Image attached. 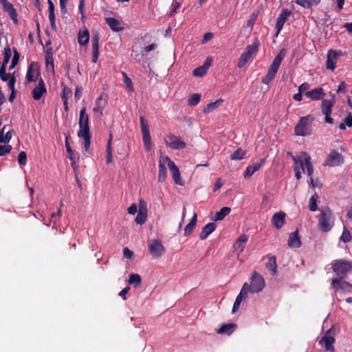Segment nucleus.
<instances>
[{
  "instance_id": "f257e3e1",
  "label": "nucleus",
  "mask_w": 352,
  "mask_h": 352,
  "mask_svg": "<svg viewBox=\"0 0 352 352\" xmlns=\"http://www.w3.org/2000/svg\"><path fill=\"white\" fill-rule=\"evenodd\" d=\"M333 225L334 217L332 211L329 207L322 208L318 219L319 229L324 232H327L331 230Z\"/></svg>"
},
{
  "instance_id": "f03ea898",
  "label": "nucleus",
  "mask_w": 352,
  "mask_h": 352,
  "mask_svg": "<svg viewBox=\"0 0 352 352\" xmlns=\"http://www.w3.org/2000/svg\"><path fill=\"white\" fill-rule=\"evenodd\" d=\"M314 118L311 115L301 117L294 128L296 135L307 136L312 133L311 124Z\"/></svg>"
},
{
  "instance_id": "7ed1b4c3",
  "label": "nucleus",
  "mask_w": 352,
  "mask_h": 352,
  "mask_svg": "<svg viewBox=\"0 0 352 352\" xmlns=\"http://www.w3.org/2000/svg\"><path fill=\"white\" fill-rule=\"evenodd\" d=\"M331 268L339 276L338 278L344 279L346 274L352 271V261L344 259L335 260L332 263Z\"/></svg>"
},
{
  "instance_id": "20e7f679",
  "label": "nucleus",
  "mask_w": 352,
  "mask_h": 352,
  "mask_svg": "<svg viewBox=\"0 0 352 352\" xmlns=\"http://www.w3.org/2000/svg\"><path fill=\"white\" fill-rule=\"evenodd\" d=\"M258 47V43H254L252 45L247 46L245 51L241 55L239 58L237 66L242 68L250 60L253 54L257 52Z\"/></svg>"
},
{
  "instance_id": "39448f33",
  "label": "nucleus",
  "mask_w": 352,
  "mask_h": 352,
  "mask_svg": "<svg viewBox=\"0 0 352 352\" xmlns=\"http://www.w3.org/2000/svg\"><path fill=\"white\" fill-rule=\"evenodd\" d=\"M335 102L336 100L334 96H332L331 100H322L321 111L322 113L325 116V122L329 124H332L333 122V119L331 117V113Z\"/></svg>"
},
{
  "instance_id": "423d86ee",
  "label": "nucleus",
  "mask_w": 352,
  "mask_h": 352,
  "mask_svg": "<svg viewBox=\"0 0 352 352\" xmlns=\"http://www.w3.org/2000/svg\"><path fill=\"white\" fill-rule=\"evenodd\" d=\"M265 286V280L263 278L256 272H254L251 277V283L249 285L250 292L251 293H257L261 291Z\"/></svg>"
},
{
  "instance_id": "0eeeda50",
  "label": "nucleus",
  "mask_w": 352,
  "mask_h": 352,
  "mask_svg": "<svg viewBox=\"0 0 352 352\" xmlns=\"http://www.w3.org/2000/svg\"><path fill=\"white\" fill-rule=\"evenodd\" d=\"M344 162V157L336 150H332L324 162V166H338Z\"/></svg>"
},
{
  "instance_id": "6e6552de",
  "label": "nucleus",
  "mask_w": 352,
  "mask_h": 352,
  "mask_svg": "<svg viewBox=\"0 0 352 352\" xmlns=\"http://www.w3.org/2000/svg\"><path fill=\"white\" fill-rule=\"evenodd\" d=\"M148 248L153 258H160L165 252V248L159 239L149 241Z\"/></svg>"
},
{
  "instance_id": "1a4fd4ad",
  "label": "nucleus",
  "mask_w": 352,
  "mask_h": 352,
  "mask_svg": "<svg viewBox=\"0 0 352 352\" xmlns=\"http://www.w3.org/2000/svg\"><path fill=\"white\" fill-rule=\"evenodd\" d=\"M140 120L141 130H142V140H143L146 149L147 151H149L151 149V146L149 126H148L146 120L145 119V118L143 116H140Z\"/></svg>"
},
{
  "instance_id": "9d476101",
  "label": "nucleus",
  "mask_w": 352,
  "mask_h": 352,
  "mask_svg": "<svg viewBox=\"0 0 352 352\" xmlns=\"http://www.w3.org/2000/svg\"><path fill=\"white\" fill-rule=\"evenodd\" d=\"M79 127L80 130L78 133H90L89 126V116L86 113V108L84 107L80 111L79 115Z\"/></svg>"
},
{
  "instance_id": "9b49d317",
  "label": "nucleus",
  "mask_w": 352,
  "mask_h": 352,
  "mask_svg": "<svg viewBox=\"0 0 352 352\" xmlns=\"http://www.w3.org/2000/svg\"><path fill=\"white\" fill-rule=\"evenodd\" d=\"M166 144L171 149L179 150L186 148V144L181 140L179 137H177L173 134L167 135V140H166Z\"/></svg>"
},
{
  "instance_id": "f8f14e48",
  "label": "nucleus",
  "mask_w": 352,
  "mask_h": 352,
  "mask_svg": "<svg viewBox=\"0 0 352 352\" xmlns=\"http://www.w3.org/2000/svg\"><path fill=\"white\" fill-rule=\"evenodd\" d=\"M165 160L167 161L168 166L173 175V179L175 183L177 185L183 186L184 182L180 177V173L178 167L168 157L166 156Z\"/></svg>"
},
{
  "instance_id": "ddd939ff",
  "label": "nucleus",
  "mask_w": 352,
  "mask_h": 352,
  "mask_svg": "<svg viewBox=\"0 0 352 352\" xmlns=\"http://www.w3.org/2000/svg\"><path fill=\"white\" fill-rule=\"evenodd\" d=\"M147 219V208L146 202L140 199L139 201V211L135 219V221L137 224L142 225L144 223Z\"/></svg>"
},
{
  "instance_id": "4468645a",
  "label": "nucleus",
  "mask_w": 352,
  "mask_h": 352,
  "mask_svg": "<svg viewBox=\"0 0 352 352\" xmlns=\"http://www.w3.org/2000/svg\"><path fill=\"white\" fill-rule=\"evenodd\" d=\"M341 54L340 51L333 50H329L327 57L326 67L327 69L333 71L336 69L338 57Z\"/></svg>"
},
{
  "instance_id": "2eb2a0df",
  "label": "nucleus",
  "mask_w": 352,
  "mask_h": 352,
  "mask_svg": "<svg viewBox=\"0 0 352 352\" xmlns=\"http://www.w3.org/2000/svg\"><path fill=\"white\" fill-rule=\"evenodd\" d=\"M292 14V11L288 9H284L281 11L280 14L276 19V29L277 30L276 36L280 33L283 27L288 19L289 16Z\"/></svg>"
},
{
  "instance_id": "dca6fc26",
  "label": "nucleus",
  "mask_w": 352,
  "mask_h": 352,
  "mask_svg": "<svg viewBox=\"0 0 352 352\" xmlns=\"http://www.w3.org/2000/svg\"><path fill=\"white\" fill-rule=\"evenodd\" d=\"M331 285L336 290L341 289L342 290L347 292H352V284L343 279L333 278L331 281Z\"/></svg>"
},
{
  "instance_id": "f3484780",
  "label": "nucleus",
  "mask_w": 352,
  "mask_h": 352,
  "mask_svg": "<svg viewBox=\"0 0 352 352\" xmlns=\"http://www.w3.org/2000/svg\"><path fill=\"white\" fill-rule=\"evenodd\" d=\"M65 148L71 160V165L75 169L79 162V154L73 151L69 143L68 142V137L65 138Z\"/></svg>"
},
{
  "instance_id": "a211bd4d",
  "label": "nucleus",
  "mask_w": 352,
  "mask_h": 352,
  "mask_svg": "<svg viewBox=\"0 0 352 352\" xmlns=\"http://www.w3.org/2000/svg\"><path fill=\"white\" fill-rule=\"evenodd\" d=\"M47 89L44 80L41 78L38 80V85L32 90V97L35 100H39L44 94H46Z\"/></svg>"
},
{
  "instance_id": "6ab92c4d",
  "label": "nucleus",
  "mask_w": 352,
  "mask_h": 352,
  "mask_svg": "<svg viewBox=\"0 0 352 352\" xmlns=\"http://www.w3.org/2000/svg\"><path fill=\"white\" fill-rule=\"evenodd\" d=\"M286 214L284 212L280 211L273 214L271 221L276 229H280L285 223Z\"/></svg>"
},
{
  "instance_id": "aec40b11",
  "label": "nucleus",
  "mask_w": 352,
  "mask_h": 352,
  "mask_svg": "<svg viewBox=\"0 0 352 352\" xmlns=\"http://www.w3.org/2000/svg\"><path fill=\"white\" fill-rule=\"evenodd\" d=\"M248 240V236L246 234H241L236 241L233 245L234 252L237 254L239 256L241 253L243 251L245 243Z\"/></svg>"
},
{
  "instance_id": "412c9836",
  "label": "nucleus",
  "mask_w": 352,
  "mask_h": 352,
  "mask_svg": "<svg viewBox=\"0 0 352 352\" xmlns=\"http://www.w3.org/2000/svg\"><path fill=\"white\" fill-rule=\"evenodd\" d=\"M92 45V57L91 61L96 63L99 56V35L98 33L94 34L91 38Z\"/></svg>"
},
{
  "instance_id": "4be33fe9",
  "label": "nucleus",
  "mask_w": 352,
  "mask_h": 352,
  "mask_svg": "<svg viewBox=\"0 0 352 352\" xmlns=\"http://www.w3.org/2000/svg\"><path fill=\"white\" fill-rule=\"evenodd\" d=\"M0 3L3 6L4 10L8 13L11 19L16 24L18 22L17 14L12 4L8 1V0H0Z\"/></svg>"
},
{
  "instance_id": "5701e85b",
  "label": "nucleus",
  "mask_w": 352,
  "mask_h": 352,
  "mask_svg": "<svg viewBox=\"0 0 352 352\" xmlns=\"http://www.w3.org/2000/svg\"><path fill=\"white\" fill-rule=\"evenodd\" d=\"M305 96L312 100H322L325 96L324 90L322 87L314 89L305 93Z\"/></svg>"
},
{
  "instance_id": "b1692460",
  "label": "nucleus",
  "mask_w": 352,
  "mask_h": 352,
  "mask_svg": "<svg viewBox=\"0 0 352 352\" xmlns=\"http://www.w3.org/2000/svg\"><path fill=\"white\" fill-rule=\"evenodd\" d=\"M40 75L39 69L36 66L34 67V63H32L28 69L26 74V79L28 82H36L38 76Z\"/></svg>"
},
{
  "instance_id": "393cba45",
  "label": "nucleus",
  "mask_w": 352,
  "mask_h": 352,
  "mask_svg": "<svg viewBox=\"0 0 352 352\" xmlns=\"http://www.w3.org/2000/svg\"><path fill=\"white\" fill-rule=\"evenodd\" d=\"M336 340L333 336L329 335L328 332L325 333V335L322 338L320 341V344H324V348L326 351L333 352L334 346L333 344L335 343Z\"/></svg>"
},
{
  "instance_id": "a878e982",
  "label": "nucleus",
  "mask_w": 352,
  "mask_h": 352,
  "mask_svg": "<svg viewBox=\"0 0 352 352\" xmlns=\"http://www.w3.org/2000/svg\"><path fill=\"white\" fill-rule=\"evenodd\" d=\"M105 21L110 29L114 32H120L124 30L122 22L117 19L106 17Z\"/></svg>"
},
{
  "instance_id": "bb28decb",
  "label": "nucleus",
  "mask_w": 352,
  "mask_h": 352,
  "mask_svg": "<svg viewBox=\"0 0 352 352\" xmlns=\"http://www.w3.org/2000/svg\"><path fill=\"white\" fill-rule=\"evenodd\" d=\"M285 56V50L282 49L279 53L275 56L272 65L270 66L269 69L277 73L280 65Z\"/></svg>"
},
{
  "instance_id": "cd10ccee",
  "label": "nucleus",
  "mask_w": 352,
  "mask_h": 352,
  "mask_svg": "<svg viewBox=\"0 0 352 352\" xmlns=\"http://www.w3.org/2000/svg\"><path fill=\"white\" fill-rule=\"evenodd\" d=\"M265 163V159H261L259 162L254 164L250 165L246 168V170L244 172V177L249 178L255 172L258 171L261 166Z\"/></svg>"
},
{
  "instance_id": "c85d7f7f",
  "label": "nucleus",
  "mask_w": 352,
  "mask_h": 352,
  "mask_svg": "<svg viewBox=\"0 0 352 352\" xmlns=\"http://www.w3.org/2000/svg\"><path fill=\"white\" fill-rule=\"evenodd\" d=\"M288 245L292 248H298L301 245V241L298 236V231L292 232L287 241Z\"/></svg>"
},
{
  "instance_id": "c756f323",
  "label": "nucleus",
  "mask_w": 352,
  "mask_h": 352,
  "mask_svg": "<svg viewBox=\"0 0 352 352\" xmlns=\"http://www.w3.org/2000/svg\"><path fill=\"white\" fill-rule=\"evenodd\" d=\"M167 162L164 157H161L159 161L158 181L163 182L166 178V168L165 163Z\"/></svg>"
},
{
  "instance_id": "7c9ffc66",
  "label": "nucleus",
  "mask_w": 352,
  "mask_h": 352,
  "mask_svg": "<svg viewBox=\"0 0 352 352\" xmlns=\"http://www.w3.org/2000/svg\"><path fill=\"white\" fill-rule=\"evenodd\" d=\"M236 329V324L234 323L224 324L218 329L216 330L219 334H226L230 336Z\"/></svg>"
},
{
  "instance_id": "2f4dec72",
  "label": "nucleus",
  "mask_w": 352,
  "mask_h": 352,
  "mask_svg": "<svg viewBox=\"0 0 352 352\" xmlns=\"http://www.w3.org/2000/svg\"><path fill=\"white\" fill-rule=\"evenodd\" d=\"M299 164L304 173H305V166L307 169L308 168V167L313 166L311 164V157L308 153H307L306 152H302L300 153Z\"/></svg>"
},
{
  "instance_id": "473e14b6",
  "label": "nucleus",
  "mask_w": 352,
  "mask_h": 352,
  "mask_svg": "<svg viewBox=\"0 0 352 352\" xmlns=\"http://www.w3.org/2000/svg\"><path fill=\"white\" fill-rule=\"evenodd\" d=\"M216 225L214 223H209L206 224L200 233L199 238L201 240H205L212 232L214 231Z\"/></svg>"
},
{
  "instance_id": "72a5a7b5",
  "label": "nucleus",
  "mask_w": 352,
  "mask_h": 352,
  "mask_svg": "<svg viewBox=\"0 0 352 352\" xmlns=\"http://www.w3.org/2000/svg\"><path fill=\"white\" fill-rule=\"evenodd\" d=\"M106 106V102L102 99V95L100 96L96 100L93 111L98 113L100 116H102V112Z\"/></svg>"
},
{
  "instance_id": "f704fd0d",
  "label": "nucleus",
  "mask_w": 352,
  "mask_h": 352,
  "mask_svg": "<svg viewBox=\"0 0 352 352\" xmlns=\"http://www.w3.org/2000/svg\"><path fill=\"white\" fill-rule=\"evenodd\" d=\"M112 140L113 135L111 133H109V139L107 144V155H106V162L107 164H111L113 162V151H112Z\"/></svg>"
},
{
  "instance_id": "c9c22d12",
  "label": "nucleus",
  "mask_w": 352,
  "mask_h": 352,
  "mask_svg": "<svg viewBox=\"0 0 352 352\" xmlns=\"http://www.w3.org/2000/svg\"><path fill=\"white\" fill-rule=\"evenodd\" d=\"M320 1L321 0H296L295 2L304 8L310 9L314 5H318Z\"/></svg>"
},
{
  "instance_id": "e433bc0d",
  "label": "nucleus",
  "mask_w": 352,
  "mask_h": 352,
  "mask_svg": "<svg viewBox=\"0 0 352 352\" xmlns=\"http://www.w3.org/2000/svg\"><path fill=\"white\" fill-rule=\"evenodd\" d=\"M197 214L195 213L189 223L184 228V235L189 236L194 230L197 223Z\"/></svg>"
},
{
  "instance_id": "4c0bfd02",
  "label": "nucleus",
  "mask_w": 352,
  "mask_h": 352,
  "mask_svg": "<svg viewBox=\"0 0 352 352\" xmlns=\"http://www.w3.org/2000/svg\"><path fill=\"white\" fill-rule=\"evenodd\" d=\"M231 211V208L227 206L223 207L221 210L217 212L215 214L214 221H221L223 220L226 216L228 215Z\"/></svg>"
},
{
  "instance_id": "58836bf2",
  "label": "nucleus",
  "mask_w": 352,
  "mask_h": 352,
  "mask_svg": "<svg viewBox=\"0 0 352 352\" xmlns=\"http://www.w3.org/2000/svg\"><path fill=\"white\" fill-rule=\"evenodd\" d=\"M89 39V33L87 30L83 31V32H79L78 36V43L81 45H85L87 44Z\"/></svg>"
},
{
  "instance_id": "ea45409f",
  "label": "nucleus",
  "mask_w": 352,
  "mask_h": 352,
  "mask_svg": "<svg viewBox=\"0 0 352 352\" xmlns=\"http://www.w3.org/2000/svg\"><path fill=\"white\" fill-rule=\"evenodd\" d=\"M78 136L79 138H82L84 139L83 148L85 151L87 152L89 151L91 144V134L90 133H78Z\"/></svg>"
},
{
  "instance_id": "a19ab883",
  "label": "nucleus",
  "mask_w": 352,
  "mask_h": 352,
  "mask_svg": "<svg viewBox=\"0 0 352 352\" xmlns=\"http://www.w3.org/2000/svg\"><path fill=\"white\" fill-rule=\"evenodd\" d=\"M223 100L222 99L217 100L215 102H210L206 105V107L204 109V113H209L216 109L218 107H219Z\"/></svg>"
},
{
  "instance_id": "79ce46f5",
  "label": "nucleus",
  "mask_w": 352,
  "mask_h": 352,
  "mask_svg": "<svg viewBox=\"0 0 352 352\" xmlns=\"http://www.w3.org/2000/svg\"><path fill=\"white\" fill-rule=\"evenodd\" d=\"M141 280V277L138 274H131L128 281L129 285H133L135 287H137L140 285Z\"/></svg>"
},
{
  "instance_id": "37998d69",
  "label": "nucleus",
  "mask_w": 352,
  "mask_h": 352,
  "mask_svg": "<svg viewBox=\"0 0 352 352\" xmlns=\"http://www.w3.org/2000/svg\"><path fill=\"white\" fill-rule=\"evenodd\" d=\"M3 54L4 57L1 67H3L5 69H6V65H8L12 55L11 49L8 45L4 48Z\"/></svg>"
},
{
  "instance_id": "c03bdc74",
  "label": "nucleus",
  "mask_w": 352,
  "mask_h": 352,
  "mask_svg": "<svg viewBox=\"0 0 352 352\" xmlns=\"http://www.w3.org/2000/svg\"><path fill=\"white\" fill-rule=\"evenodd\" d=\"M266 267L268 270H272L273 274H275L276 273L277 266H276V257L274 256H270L268 258V261L266 263Z\"/></svg>"
},
{
  "instance_id": "a18cd8bd",
  "label": "nucleus",
  "mask_w": 352,
  "mask_h": 352,
  "mask_svg": "<svg viewBox=\"0 0 352 352\" xmlns=\"http://www.w3.org/2000/svg\"><path fill=\"white\" fill-rule=\"evenodd\" d=\"M276 73L268 68L267 74L262 78V83L268 85L275 77Z\"/></svg>"
},
{
  "instance_id": "49530a36",
  "label": "nucleus",
  "mask_w": 352,
  "mask_h": 352,
  "mask_svg": "<svg viewBox=\"0 0 352 352\" xmlns=\"http://www.w3.org/2000/svg\"><path fill=\"white\" fill-rule=\"evenodd\" d=\"M245 152L241 148H238L231 155L230 159L232 160H241L243 158Z\"/></svg>"
},
{
  "instance_id": "de8ad7c7",
  "label": "nucleus",
  "mask_w": 352,
  "mask_h": 352,
  "mask_svg": "<svg viewBox=\"0 0 352 352\" xmlns=\"http://www.w3.org/2000/svg\"><path fill=\"white\" fill-rule=\"evenodd\" d=\"M352 236L350 232L344 226L343 232L340 237V240L346 243L351 241Z\"/></svg>"
},
{
  "instance_id": "09e8293b",
  "label": "nucleus",
  "mask_w": 352,
  "mask_h": 352,
  "mask_svg": "<svg viewBox=\"0 0 352 352\" xmlns=\"http://www.w3.org/2000/svg\"><path fill=\"white\" fill-rule=\"evenodd\" d=\"M207 66H199L193 70V75L195 76L203 77L207 73Z\"/></svg>"
},
{
  "instance_id": "8fccbe9b",
  "label": "nucleus",
  "mask_w": 352,
  "mask_h": 352,
  "mask_svg": "<svg viewBox=\"0 0 352 352\" xmlns=\"http://www.w3.org/2000/svg\"><path fill=\"white\" fill-rule=\"evenodd\" d=\"M201 99V95L199 94H192L188 100V103L190 106H195L197 105Z\"/></svg>"
},
{
  "instance_id": "3c124183",
  "label": "nucleus",
  "mask_w": 352,
  "mask_h": 352,
  "mask_svg": "<svg viewBox=\"0 0 352 352\" xmlns=\"http://www.w3.org/2000/svg\"><path fill=\"white\" fill-rule=\"evenodd\" d=\"M318 196L317 194H314L312 195L309 199V210L312 212L316 211L318 210L317 206V199Z\"/></svg>"
},
{
  "instance_id": "603ef678",
  "label": "nucleus",
  "mask_w": 352,
  "mask_h": 352,
  "mask_svg": "<svg viewBox=\"0 0 352 352\" xmlns=\"http://www.w3.org/2000/svg\"><path fill=\"white\" fill-rule=\"evenodd\" d=\"M124 76V83L125 84L127 89L129 91H133V83L131 80L128 77L127 74L126 73H123Z\"/></svg>"
},
{
  "instance_id": "864d4df0",
  "label": "nucleus",
  "mask_w": 352,
  "mask_h": 352,
  "mask_svg": "<svg viewBox=\"0 0 352 352\" xmlns=\"http://www.w3.org/2000/svg\"><path fill=\"white\" fill-rule=\"evenodd\" d=\"M12 150V146L7 145H0V156H4L7 154L10 153Z\"/></svg>"
},
{
  "instance_id": "5fc2aeb1",
  "label": "nucleus",
  "mask_w": 352,
  "mask_h": 352,
  "mask_svg": "<svg viewBox=\"0 0 352 352\" xmlns=\"http://www.w3.org/2000/svg\"><path fill=\"white\" fill-rule=\"evenodd\" d=\"M46 67L48 70H54V58L52 56H45Z\"/></svg>"
},
{
  "instance_id": "6e6d98bb",
  "label": "nucleus",
  "mask_w": 352,
  "mask_h": 352,
  "mask_svg": "<svg viewBox=\"0 0 352 352\" xmlns=\"http://www.w3.org/2000/svg\"><path fill=\"white\" fill-rule=\"evenodd\" d=\"M72 89L66 86H65L63 89L61 98L63 100H68L69 97L72 96Z\"/></svg>"
},
{
  "instance_id": "4d7b16f0",
  "label": "nucleus",
  "mask_w": 352,
  "mask_h": 352,
  "mask_svg": "<svg viewBox=\"0 0 352 352\" xmlns=\"http://www.w3.org/2000/svg\"><path fill=\"white\" fill-rule=\"evenodd\" d=\"M6 71V69H5L3 67H0V78L1 80L4 82L9 80L11 76L10 74H7Z\"/></svg>"
},
{
  "instance_id": "13d9d810",
  "label": "nucleus",
  "mask_w": 352,
  "mask_h": 352,
  "mask_svg": "<svg viewBox=\"0 0 352 352\" xmlns=\"http://www.w3.org/2000/svg\"><path fill=\"white\" fill-rule=\"evenodd\" d=\"M26 161H27L26 153L25 151H21L19 153V155H18V162H19V164L21 166L25 165L26 164Z\"/></svg>"
},
{
  "instance_id": "bf43d9fd",
  "label": "nucleus",
  "mask_w": 352,
  "mask_h": 352,
  "mask_svg": "<svg viewBox=\"0 0 352 352\" xmlns=\"http://www.w3.org/2000/svg\"><path fill=\"white\" fill-rule=\"evenodd\" d=\"M243 298L241 296H237L232 307V313H234L239 310L241 302L243 300Z\"/></svg>"
},
{
  "instance_id": "052dcab7",
  "label": "nucleus",
  "mask_w": 352,
  "mask_h": 352,
  "mask_svg": "<svg viewBox=\"0 0 352 352\" xmlns=\"http://www.w3.org/2000/svg\"><path fill=\"white\" fill-rule=\"evenodd\" d=\"M157 47V45L155 43L150 44L146 46L141 52V56H144L148 52L155 50Z\"/></svg>"
},
{
  "instance_id": "680f3d73",
  "label": "nucleus",
  "mask_w": 352,
  "mask_h": 352,
  "mask_svg": "<svg viewBox=\"0 0 352 352\" xmlns=\"http://www.w3.org/2000/svg\"><path fill=\"white\" fill-rule=\"evenodd\" d=\"M248 291L250 292L249 285L245 283L243 284V287L238 296H241V298H245L247 296Z\"/></svg>"
},
{
  "instance_id": "e2e57ef3",
  "label": "nucleus",
  "mask_w": 352,
  "mask_h": 352,
  "mask_svg": "<svg viewBox=\"0 0 352 352\" xmlns=\"http://www.w3.org/2000/svg\"><path fill=\"white\" fill-rule=\"evenodd\" d=\"M8 88L10 89V91H12V90H15V88H14V85H15V82H16V78L14 76V75H12L9 79V80H8Z\"/></svg>"
},
{
  "instance_id": "0e129e2a",
  "label": "nucleus",
  "mask_w": 352,
  "mask_h": 352,
  "mask_svg": "<svg viewBox=\"0 0 352 352\" xmlns=\"http://www.w3.org/2000/svg\"><path fill=\"white\" fill-rule=\"evenodd\" d=\"M181 7V3H179V2H175L173 5V8H172V10L169 14V16L170 17H172L176 12H177V10Z\"/></svg>"
},
{
  "instance_id": "69168bd1",
  "label": "nucleus",
  "mask_w": 352,
  "mask_h": 352,
  "mask_svg": "<svg viewBox=\"0 0 352 352\" xmlns=\"http://www.w3.org/2000/svg\"><path fill=\"white\" fill-rule=\"evenodd\" d=\"M140 55L141 54L138 53V50H137V46L133 45L132 49L131 56H133L135 59L140 60Z\"/></svg>"
},
{
  "instance_id": "338daca9",
  "label": "nucleus",
  "mask_w": 352,
  "mask_h": 352,
  "mask_svg": "<svg viewBox=\"0 0 352 352\" xmlns=\"http://www.w3.org/2000/svg\"><path fill=\"white\" fill-rule=\"evenodd\" d=\"M309 87H310V85L309 83L303 82L298 87V91H299V92H301V93H303V92L305 93L306 91H307Z\"/></svg>"
},
{
  "instance_id": "774afa93",
  "label": "nucleus",
  "mask_w": 352,
  "mask_h": 352,
  "mask_svg": "<svg viewBox=\"0 0 352 352\" xmlns=\"http://www.w3.org/2000/svg\"><path fill=\"white\" fill-rule=\"evenodd\" d=\"M123 255L125 258L130 259L133 256V252L128 248H124L123 250Z\"/></svg>"
}]
</instances>
